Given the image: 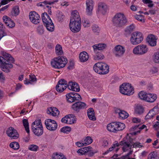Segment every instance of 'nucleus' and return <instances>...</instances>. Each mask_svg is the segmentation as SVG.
Listing matches in <instances>:
<instances>
[{"label":"nucleus","mask_w":159,"mask_h":159,"mask_svg":"<svg viewBox=\"0 0 159 159\" xmlns=\"http://www.w3.org/2000/svg\"><path fill=\"white\" fill-rule=\"evenodd\" d=\"M126 139L124 138L123 141L120 142L119 143H118V142L114 144L111 147H110L108 150H107L104 153V154H107L109 152L112 151V150L114 149H116V151L117 152L118 151L119 148L117 147L120 145L123 146L122 148V150L123 152H125L129 149H131L132 147L131 145H130L129 142L126 141Z\"/></svg>","instance_id":"f257e3e1"},{"label":"nucleus","mask_w":159,"mask_h":159,"mask_svg":"<svg viewBox=\"0 0 159 159\" xmlns=\"http://www.w3.org/2000/svg\"><path fill=\"white\" fill-rule=\"evenodd\" d=\"M67 59L66 57L59 56L52 59L51 64L53 68L60 69L64 67L67 64Z\"/></svg>","instance_id":"f03ea898"},{"label":"nucleus","mask_w":159,"mask_h":159,"mask_svg":"<svg viewBox=\"0 0 159 159\" xmlns=\"http://www.w3.org/2000/svg\"><path fill=\"white\" fill-rule=\"evenodd\" d=\"M114 24L117 27H120L125 25L127 22V20L123 13H116L112 19Z\"/></svg>","instance_id":"7ed1b4c3"},{"label":"nucleus","mask_w":159,"mask_h":159,"mask_svg":"<svg viewBox=\"0 0 159 159\" xmlns=\"http://www.w3.org/2000/svg\"><path fill=\"white\" fill-rule=\"evenodd\" d=\"M93 69L95 71L100 74H106L109 72V67L105 63L98 62L93 66Z\"/></svg>","instance_id":"20e7f679"},{"label":"nucleus","mask_w":159,"mask_h":159,"mask_svg":"<svg viewBox=\"0 0 159 159\" xmlns=\"http://www.w3.org/2000/svg\"><path fill=\"white\" fill-rule=\"evenodd\" d=\"M42 19L47 30L50 32H52L54 29V26L50 17L46 12L42 15Z\"/></svg>","instance_id":"39448f33"},{"label":"nucleus","mask_w":159,"mask_h":159,"mask_svg":"<svg viewBox=\"0 0 159 159\" xmlns=\"http://www.w3.org/2000/svg\"><path fill=\"white\" fill-rule=\"evenodd\" d=\"M120 92L123 94L130 96L134 93V89L130 84L124 83L120 86Z\"/></svg>","instance_id":"423d86ee"},{"label":"nucleus","mask_w":159,"mask_h":159,"mask_svg":"<svg viewBox=\"0 0 159 159\" xmlns=\"http://www.w3.org/2000/svg\"><path fill=\"white\" fill-rule=\"evenodd\" d=\"M143 39V35L141 32L135 31L131 35L129 40L131 44L136 45L140 43Z\"/></svg>","instance_id":"0eeeda50"},{"label":"nucleus","mask_w":159,"mask_h":159,"mask_svg":"<svg viewBox=\"0 0 159 159\" xmlns=\"http://www.w3.org/2000/svg\"><path fill=\"white\" fill-rule=\"evenodd\" d=\"M148 51V48L146 45L141 44L135 47L132 52L134 55H142L146 54Z\"/></svg>","instance_id":"6e6552de"},{"label":"nucleus","mask_w":159,"mask_h":159,"mask_svg":"<svg viewBox=\"0 0 159 159\" xmlns=\"http://www.w3.org/2000/svg\"><path fill=\"white\" fill-rule=\"evenodd\" d=\"M69 26L71 32L74 33H77L81 30V21L70 20Z\"/></svg>","instance_id":"1a4fd4ad"},{"label":"nucleus","mask_w":159,"mask_h":159,"mask_svg":"<svg viewBox=\"0 0 159 159\" xmlns=\"http://www.w3.org/2000/svg\"><path fill=\"white\" fill-rule=\"evenodd\" d=\"M139 98L140 99H157V95L153 93H148L144 91H141L138 93Z\"/></svg>","instance_id":"9d476101"},{"label":"nucleus","mask_w":159,"mask_h":159,"mask_svg":"<svg viewBox=\"0 0 159 159\" xmlns=\"http://www.w3.org/2000/svg\"><path fill=\"white\" fill-rule=\"evenodd\" d=\"M45 124L46 128L50 131H55L57 128V124L54 120L47 119L45 120Z\"/></svg>","instance_id":"9b49d317"},{"label":"nucleus","mask_w":159,"mask_h":159,"mask_svg":"<svg viewBox=\"0 0 159 159\" xmlns=\"http://www.w3.org/2000/svg\"><path fill=\"white\" fill-rule=\"evenodd\" d=\"M86 106L84 102L78 101L75 102L72 105L71 108L74 111L78 113L80 110L85 108Z\"/></svg>","instance_id":"f8f14e48"},{"label":"nucleus","mask_w":159,"mask_h":159,"mask_svg":"<svg viewBox=\"0 0 159 159\" xmlns=\"http://www.w3.org/2000/svg\"><path fill=\"white\" fill-rule=\"evenodd\" d=\"M29 17L30 21L34 24H37L40 21L39 15L34 11L31 12L29 14Z\"/></svg>","instance_id":"ddd939ff"},{"label":"nucleus","mask_w":159,"mask_h":159,"mask_svg":"<svg viewBox=\"0 0 159 159\" xmlns=\"http://www.w3.org/2000/svg\"><path fill=\"white\" fill-rule=\"evenodd\" d=\"M108 11L107 6L105 3H100L98 5L97 14L99 16L100 15H103L106 14Z\"/></svg>","instance_id":"4468645a"},{"label":"nucleus","mask_w":159,"mask_h":159,"mask_svg":"<svg viewBox=\"0 0 159 159\" xmlns=\"http://www.w3.org/2000/svg\"><path fill=\"white\" fill-rule=\"evenodd\" d=\"M67 86V82L64 79H61L58 82L56 89L57 92H62Z\"/></svg>","instance_id":"2eb2a0df"},{"label":"nucleus","mask_w":159,"mask_h":159,"mask_svg":"<svg viewBox=\"0 0 159 159\" xmlns=\"http://www.w3.org/2000/svg\"><path fill=\"white\" fill-rule=\"evenodd\" d=\"M14 61L12 62L5 61L0 67L2 68V71L8 73L10 71L11 69L13 67V66L11 63H12Z\"/></svg>","instance_id":"dca6fc26"},{"label":"nucleus","mask_w":159,"mask_h":159,"mask_svg":"<svg viewBox=\"0 0 159 159\" xmlns=\"http://www.w3.org/2000/svg\"><path fill=\"white\" fill-rule=\"evenodd\" d=\"M6 133L9 137L12 138L11 139H16L18 137V134L17 131L12 127H9Z\"/></svg>","instance_id":"f3484780"},{"label":"nucleus","mask_w":159,"mask_h":159,"mask_svg":"<svg viewBox=\"0 0 159 159\" xmlns=\"http://www.w3.org/2000/svg\"><path fill=\"white\" fill-rule=\"evenodd\" d=\"M58 2L57 0H46L43 1L41 5L45 6V7L48 9L47 11L49 14L51 15L52 11L51 7L48 5H51L54 4L55 2Z\"/></svg>","instance_id":"a211bd4d"},{"label":"nucleus","mask_w":159,"mask_h":159,"mask_svg":"<svg viewBox=\"0 0 159 159\" xmlns=\"http://www.w3.org/2000/svg\"><path fill=\"white\" fill-rule=\"evenodd\" d=\"M86 11L87 15L92 14L94 6L93 2L92 0H87L86 2Z\"/></svg>","instance_id":"6ab92c4d"},{"label":"nucleus","mask_w":159,"mask_h":159,"mask_svg":"<svg viewBox=\"0 0 159 159\" xmlns=\"http://www.w3.org/2000/svg\"><path fill=\"white\" fill-rule=\"evenodd\" d=\"M115 54L116 57H121L122 56L125 52V47L123 46L119 45L115 47Z\"/></svg>","instance_id":"aec40b11"},{"label":"nucleus","mask_w":159,"mask_h":159,"mask_svg":"<svg viewBox=\"0 0 159 159\" xmlns=\"http://www.w3.org/2000/svg\"><path fill=\"white\" fill-rule=\"evenodd\" d=\"M67 86L68 89L70 90L76 92H79L80 91L78 84L75 82H69Z\"/></svg>","instance_id":"412c9836"},{"label":"nucleus","mask_w":159,"mask_h":159,"mask_svg":"<svg viewBox=\"0 0 159 159\" xmlns=\"http://www.w3.org/2000/svg\"><path fill=\"white\" fill-rule=\"evenodd\" d=\"M157 37L154 35L150 34L148 35L147 40L149 44L151 46H155L156 45Z\"/></svg>","instance_id":"4be33fe9"},{"label":"nucleus","mask_w":159,"mask_h":159,"mask_svg":"<svg viewBox=\"0 0 159 159\" xmlns=\"http://www.w3.org/2000/svg\"><path fill=\"white\" fill-rule=\"evenodd\" d=\"M47 113L53 116H57L59 114L60 112L56 107H51L48 109Z\"/></svg>","instance_id":"5701e85b"},{"label":"nucleus","mask_w":159,"mask_h":159,"mask_svg":"<svg viewBox=\"0 0 159 159\" xmlns=\"http://www.w3.org/2000/svg\"><path fill=\"white\" fill-rule=\"evenodd\" d=\"M94 54L93 55V59L95 60H99L103 59L104 57V56L101 52L93 50Z\"/></svg>","instance_id":"b1692460"},{"label":"nucleus","mask_w":159,"mask_h":159,"mask_svg":"<svg viewBox=\"0 0 159 159\" xmlns=\"http://www.w3.org/2000/svg\"><path fill=\"white\" fill-rule=\"evenodd\" d=\"M37 81V79L35 75H34L30 74L29 75V79H25L24 80V83L26 85L33 84L35 83Z\"/></svg>","instance_id":"393cba45"},{"label":"nucleus","mask_w":159,"mask_h":159,"mask_svg":"<svg viewBox=\"0 0 159 159\" xmlns=\"http://www.w3.org/2000/svg\"><path fill=\"white\" fill-rule=\"evenodd\" d=\"M31 129L34 134L37 136H41L43 133V127H36L35 126L31 128Z\"/></svg>","instance_id":"a878e982"},{"label":"nucleus","mask_w":159,"mask_h":159,"mask_svg":"<svg viewBox=\"0 0 159 159\" xmlns=\"http://www.w3.org/2000/svg\"><path fill=\"white\" fill-rule=\"evenodd\" d=\"M79 58L80 62H84L88 60L89 58V55L86 52L83 51L80 53Z\"/></svg>","instance_id":"bb28decb"},{"label":"nucleus","mask_w":159,"mask_h":159,"mask_svg":"<svg viewBox=\"0 0 159 159\" xmlns=\"http://www.w3.org/2000/svg\"><path fill=\"white\" fill-rule=\"evenodd\" d=\"M66 97L67 99H78L81 98V96L78 93L73 92L67 94Z\"/></svg>","instance_id":"cd10ccee"},{"label":"nucleus","mask_w":159,"mask_h":159,"mask_svg":"<svg viewBox=\"0 0 159 159\" xmlns=\"http://www.w3.org/2000/svg\"><path fill=\"white\" fill-rule=\"evenodd\" d=\"M144 110V108L142 105L139 104L135 105L134 107V113L138 115H141L143 114Z\"/></svg>","instance_id":"c85d7f7f"},{"label":"nucleus","mask_w":159,"mask_h":159,"mask_svg":"<svg viewBox=\"0 0 159 159\" xmlns=\"http://www.w3.org/2000/svg\"><path fill=\"white\" fill-rule=\"evenodd\" d=\"M70 20L81 21L79 13L77 10H75L72 12Z\"/></svg>","instance_id":"c756f323"},{"label":"nucleus","mask_w":159,"mask_h":159,"mask_svg":"<svg viewBox=\"0 0 159 159\" xmlns=\"http://www.w3.org/2000/svg\"><path fill=\"white\" fill-rule=\"evenodd\" d=\"M87 113L88 117L90 120L93 121L96 120V118L93 108H89L87 110Z\"/></svg>","instance_id":"7c9ffc66"},{"label":"nucleus","mask_w":159,"mask_h":159,"mask_svg":"<svg viewBox=\"0 0 159 159\" xmlns=\"http://www.w3.org/2000/svg\"><path fill=\"white\" fill-rule=\"evenodd\" d=\"M116 111L118 113L120 118L122 119L127 118L128 116V114L125 111L118 109Z\"/></svg>","instance_id":"2f4dec72"},{"label":"nucleus","mask_w":159,"mask_h":159,"mask_svg":"<svg viewBox=\"0 0 159 159\" xmlns=\"http://www.w3.org/2000/svg\"><path fill=\"white\" fill-rule=\"evenodd\" d=\"M116 127V124L115 122H114L108 124L107 125V129L110 132H117Z\"/></svg>","instance_id":"473e14b6"},{"label":"nucleus","mask_w":159,"mask_h":159,"mask_svg":"<svg viewBox=\"0 0 159 159\" xmlns=\"http://www.w3.org/2000/svg\"><path fill=\"white\" fill-rule=\"evenodd\" d=\"M106 45L105 44L99 43L95 44L93 46V50H96L98 51L103 50L106 47Z\"/></svg>","instance_id":"72a5a7b5"},{"label":"nucleus","mask_w":159,"mask_h":159,"mask_svg":"<svg viewBox=\"0 0 159 159\" xmlns=\"http://www.w3.org/2000/svg\"><path fill=\"white\" fill-rule=\"evenodd\" d=\"M115 123L116 124V131L122 130L125 128V125L123 123L119 122H115Z\"/></svg>","instance_id":"f704fd0d"},{"label":"nucleus","mask_w":159,"mask_h":159,"mask_svg":"<svg viewBox=\"0 0 159 159\" xmlns=\"http://www.w3.org/2000/svg\"><path fill=\"white\" fill-rule=\"evenodd\" d=\"M55 52L57 55H61L63 53L62 48L61 45L57 44L55 47Z\"/></svg>","instance_id":"c9c22d12"},{"label":"nucleus","mask_w":159,"mask_h":159,"mask_svg":"<svg viewBox=\"0 0 159 159\" xmlns=\"http://www.w3.org/2000/svg\"><path fill=\"white\" fill-rule=\"evenodd\" d=\"M4 26L3 24L0 22V39H2L7 35L6 33L4 31Z\"/></svg>","instance_id":"e433bc0d"},{"label":"nucleus","mask_w":159,"mask_h":159,"mask_svg":"<svg viewBox=\"0 0 159 159\" xmlns=\"http://www.w3.org/2000/svg\"><path fill=\"white\" fill-rule=\"evenodd\" d=\"M134 28L135 26L134 24L130 25L125 29V33L126 34H130L134 30Z\"/></svg>","instance_id":"4c0bfd02"},{"label":"nucleus","mask_w":159,"mask_h":159,"mask_svg":"<svg viewBox=\"0 0 159 159\" xmlns=\"http://www.w3.org/2000/svg\"><path fill=\"white\" fill-rule=\"evenodd\" d=\"M155 107L149 111L148 114L145 116V120L150 119L153 118L155 115V114L154 111V108Z\"/></svg>","instance_id":"58836bf2"},{"label":"nucleus","mask_w":159,"mask_h":159,"mask_svg":"<svg viewBox=\"0 0 159 159\" xmlns=\"http://www.w3.org/2000/svg\"><path fill=\"white\" fill-rule=\"evenodd\" d=\"M52 159H66V157L62 153L58 154L57 153L53 154L52 156Z\"/></svg>","instance_id":"ea45409f"},{"label":"nucleus","mask_w":159,"mask_h":159,"mask_svg":"<svg viewBox=\"0 0 159 159\" xmlns=\"http://www.w3.org/2000/svg\"><path fill=\"white\" fill-rule=\"evenodd\" d=\"M23 125L26 132L29 134L30 130L29 129V123L27 119H24L22 120Z\"/></svg>","instance_id":"a19ab883"},{"label":"nucleus","mask_w":159,"mask_h":159,"mask_svg":"<svg viewBox=\"0 0 159 159\" xmlns=\"http://www.w3.org/2000/svg\"><path fill=\"white\" fill-rule=\"evenodd\" d=\"M35 126L36 127H43L40 120H36L33 122L31 125V128H33Z\"/></svg>","instance_id":"79ce46f5"},{"label":"nucleus","mask_w":159,"mask_h":159,"mask_svg":"<svg viewBox=\"0 0 159 159\" xmlns=\"http://www.w3.org/2000/svg\"><path fill=\"white\" fill-rule=\"evenodd\" d=\"M75 117L73 114V116H70V117H68L67 124H71L75 123L76 121V120Z\"/></svg>","instance_id":"37998d69"},{"label":"nucleus","mask_w":159,"mask_h":159,"mask_svg":"<svg viewBox=\"0 0 159 159\" xmlns=\"http://www.w3.org/2000/svg\"><path fill=\"white\" fill-rule=\"evenodd\" d=\"M10 147L14 150H18L19 148V145L17 142H12L10 144Z\"/></svg>","instance_id":"c03bdc74"},{"label":"nucleus","mask_w":159,"mask_h":159,"mask_svg":"<svg viewBox=\"0 0 159 159\" xmlns=\"http://www.w3.org/2000/svg\"><path fill=\"white\" fill-rule=\"evenodd\" d=\"M19 13L20 10L18 6H15L12 9V14L15 16H17L19 15Z\"/></svg>","instance_id":"a18cd8bd"},{"label":"nucleus","mask_w":159,"mask_h":159,"mask_svg":"<svg viewBox=\"0 0 159 159\" xmlns=\"http://www.w3.org/2000/svg\"><path fill=\"white\" fill-rule=\"evenodd\" d=\"M134 17L136 19L141 22H144L145 21L144 17L143 16L136 15L134 16Z\"/></svg>","instance_id":"49530a36"},{"label":"nucleus","mask_w":159,"mask_h":159,"mask_svg":"<svg viewBox=\"0 0 159 159\" xmlns=\"http://www.w3.org/2000/svg\"><path fill=\"white\" fill-rule=\"evenodd\" d=\"M71 130V128L68 126H66L63 127L61 129V131L64 133H68Z\"/></svg>","instance_id":"de8ad7c7"},{"label":"nucleus","mask_w":159,"mask_h":159,"mask_svg":"<svg viewBox=\"0 0 159 159\" xmlns=\"http://www.w3.org/2000/svg\"><path fill=\"white\" fill-rule=\"evenodd\" d=\"M83 142L86 146L91 143L93 142V139L90 137L88 136L86 137Z\"/></svg>","instance_id":"09e8293b"},{"label":"nucleus","mask_w":159,"mask_h":159,"mask_svg":"<svg viewBox=\"0 0 159 159\" xmlns=\"http://www.w3.org/2000/svg\"><path fill=\"white\" fill-rule=\"evenodd\" d=\"M6 78L5 75L0 71V83L4 84L6 81Z\"/></svg>","instance_id":"8fccbe9b"},{"label":"nucleus","mask_w":159,"mask_h":159,"mask_svg":"<svg viewBox=\"0 0 159 159\" xmlns=\"http://www.w3.org/2000/svg\"><path fill=\"white\" fill-rule=\"evenodd\" d=\"M157 157V152H153L149 154L148 156V159H155Z\"/></svg>","instance_id":"3c124183"},{"label":"nucleus","mask_w":159,"mask_h":159,"mask_svg":"<svg viewBox=\"0 0 159 159\" xmlns=\"http://www.w3.org/2000/svg\"><path fill=\"white\" fill-rule=\"evenodd\" d=\"M153 60L156 63H159V52H156L154 53L153 57Z\"/></svg>","instance_id":"603ef678"},{"label":"nucleus","mask_w":159,"mask_h":159,"mask_svg":"<svg viewBox=\"0 0 159 159\" xmlns=\"http://www.w3.org/2000/svg\"><path fill=\"white\" fill-rule=\"evenodd\" d=\"M39 148L36 145L31 144L28 147V149L31 151H36Z\"/></svg>","instance_id":"864d4df0"},{"label":"nucleus","mask_w":159,"mask_h":159,"mask_svg":"<svg viewBox=\"0 0 159 159\" xmlns=\"http://www.w3.org/2000/svg\"><path fill=\"white\" fill-rule=\"evenodd\" d=\"M92 30L94 33H98L100 30V29L97 25H93Z\"/></svg>","instance_id":"5fc2aeb1"},{"label":"nucleus","mask_w":159,"mask_h":159,"mask_svg":"<svg viewBox=\"0 0 159 159\" xmlns=\"http://www.w3.org/2000/svg\"><path fill=\"white\" fill-rule=\"evenodd\" d=\"M70 116H73V114H70L63 117L61 120V122L63 123L67 124L68 118L69 116L70 117Z\"/></svg>","instance_id":"6e6d98bb"},{"label":"nucleus","mask_w":159,"mask_h":159,"mask_svg":"<svg viewBox=\"0 0 159 159\" xmlns=\"http://www.w3.org/2000/svg\"><path fill=\"white\" fill-rule=\"evenodd\" d=\"M2 19L5 23L6 25L7 23L11 20V18L7 16H4L2 17Z\"/></svg>","instance_id":"4d7b16f0"},{"label":"nucleus","mask_w":159,"mask_h":159,"mask_svg":"<svg viewBox=\"0 0 159 159\" xmlns=\"http://www.w3.org/2000/svg\"><path fill=\"white\" fill-rule=\"evenodd\" d=\"M15 25V23L11 19L6 24L8 26L11 28L14 27Z\"/></svg>","instance_id":"13d9d810"},{"label":"nucleus","mask_w":159,"mask_h":159,"mask_svg":"<svg viewBox=\"0 0 159 159\" xmlns=\"http://www.w3.org/2000/svg\"><path fill=\"white\" fill-rule=\"evenodd\" d=\"M37 30L38 33L40 34H42L43 33L44 30L42 25H39L37 28Z\"/></svg>","instance_id":"bf43d9fd"},{"label":"nucleus","mask_w":159,"mask_h":159,"mask_svg":"<svg viewBox=\"0 0 159 159\" xmlns=\"http://www.w3.org/2000/svg\"><path fill=\"white\" fill-rule=\"evenodd\" d=\"M92 148L91 147L89 146L83 148V149L84 150L85 155H86L90 151H91Z\"/></svg>","instance_id":"052dcab7"},{"label":"nucleus","mask_w":159,"mask_h":159,"mask_svg":"<svg viewBox=\"0 0 159 159\" xmlns=\"http://www.w3.org/2000/svg\"><path fill=\"white\" fill-rule=\"evenodd\" d=\"M102 146L104 147L107 146L109 144L107 140L106 139H103L102 141Z\"/></svg>","instance_id":"680f3d73"},{"label":"nucleus","mask_w":159,"mask_h":159,"mask_svg":"<svg viewBox=\"0 0 159 159\" xmlns=\"http://www.w3.org/2000/svg\"><path fill=\"white\" fill-rule=\"evenodd\" d=\"M83 25L84 27H89L90 26V23L88 20H84L83 23Z\"/></svg>","instance_id":"e2e57ef3"},{"label":"nucleus","mask_w":159,"mask_h":159,"mask_svg":"<svg viewBox=\"0 0 159 159\" xmlns=\"http://www.w3.org/2000/svg\"><path fill=\"white\" fill-rule=\"evenodd\" d=\"M142 146H143L141 145V143L138 142H136L133 144V148H140Z\"/></svg>","instance_id":"0e129e2a"},{"label":"nucleus","mask_w":159,"mask_h":159,"mask_svg":"<svg viewBox=\"0 0 159 159\" xmlns=\"http://www.w3.org/2000/svg\"><path fill=\"white\" fill-rule=\"evenodd\" d=\"M77 153L80 155H85V152L84 150L83 149V148H81L80 149L78 150L77 151Z\"/></svg>","instance_id":"69168bd1"},{"label":"nucleus","mask_w":159,"mask_h":159,"mask_svg":"<svg viewBox=\"0 0 159 159\" xmlns=\"http://www.w3.org/2000/svg\"><path fill=\"white\" fill-rule=\"evenodd\" d=\"M64 17V16L62 14H59L58 16V20L59 21H61Z\"/></svg>","instance_id":"338daca9"},{"label":"nucleus","mask_w":159,"mask_h":159,"mask_svg":"<svg viewBox=\"0 0 159 159\" xmlns=\"http://www.w3.org/2000/svg\"><path fill=\"white\" fill-rule=\"evenodd\" d=\"M10 1V0H2L0 4L2 5L7 4Z\"/></svg>","instance_id":"774afa93"}]
</instances>
